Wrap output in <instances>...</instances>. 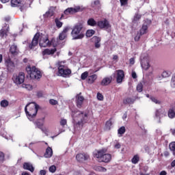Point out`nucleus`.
Here are the masks:
<instances>
[{
    "mask_svg": "<svg viewBox=\"0 0 175 175\" xmlns=\"http://www.w3.org/2000/svg\"><path fill=\"white\" fill-rule=\"evenodd\" d=\"M167 116L169 118L173 119L175 118V107H172L168 110Z\"/></svg>",
    "mask_w": 175,
    "mask_h": 175,
    "instance_id": "nucleus-28",
    "label": "nucleus"
},
{
    "mask_svg": "<svg viewBox=\"0 0 175 175\" xmlns=\"http://www.w3.org/2000/svg\"><path fill=\"white\" fill-rule=\"evenodd\" d=\"M130 64L133 65L135 64V58L132 57L130 59Z\"/></svg>",
    "mask_w": 175,
    "mask_h": 175,
    "instance_id": "nucleus-62",
    "label": "nucleus"
},
{
    "mask_svg": "<svg viewBox=\"0 0 175 175\" xmlns=\"http://www.w3.org/2000/svg\"><path fill=\"white\" fill-rule=\"evenodd\" d=\"M150 100H152V102H154V103H156V105H160L161 103V101H159V100L157 99V98L154 96H151Z\"/></svg>",
    "mask_w": 175,
    "mask_h": 175,
    "instance_id": "nucleus-45",
    "label": "nucleus"
},
{
    "mask_svg": "<svg viewBox=\"0 0 175 175\" xmlns=\"http://www.w3.org/2000/svg\"><path fill=\"white\" fill-rule=\"evenodd\" d=\"M127 117H128V113H127V112H125V113L123 114L122 119H123V120H126Z\"/></svg>",
    "mask_w": 175,
    "mask_h": 175,
    "instance_id": "nucleus-61",
    "label": "nucleus"
},
{
    "mask_svg": "<svg viewBox=\"0 0 175 175\" xmlns=\"http://www.w3.org/2000/svg\"><path fill=\"white\" fill-rule=\"evenodd\" d=\"M50 105H52L53 106H55V105H58V101L54 99H50L49 100Z\"/></svg>",
    "mask_w": 175,
    "mask_h": 175,
    "instance_id": "nucleus-50",
    "label": "nucleus"
},
{
    "mask_svg": "<svg viewBox=\"0 0 175 175\" xmlns=\"http://www.w3.org/2000/svg\"><path fill=\"white\" fill-rule=\"evenodd\" d=\"M167 172H166V171H161L160 172V175H167Z\"/></svg>",
    "mask_w": 175,
    "mask_h": 175,
    "instance_id": "nucleus-64",
    "label": "nucleus"
},
{
    "mask_svg": "<svg viewBox=\"0 0 175 175\" xmlns=\"http://www.w3.org/2000/svg\"><path fill=\"white\" fill-rule=\"evenodd\" d=\"M169 148L172 151V154L175 157V142H172L169 144Z\"/></svg>",
    "mask_w": 175,
    "mask_h": 175,
    "instance_id": "nucleus-32",
    "label": "nucleus"
},
{
    "mask_svg": "<svg viewBox=\"0 0 175 175\" xmlns=\"http://www.w3.org/2000/svg\"><path fill=\"white\" fill-rule=\"evenodd\" d=\"M25 80V74L24 72H19L18 75L16 77L14 80L15 84H23Z\"/></svg>",
    "mask_w": 175,
    "mask_h": 175,
    "instance_id": "nucleus-13",
    "label": "nucleus"
},
{
    "mask_svg": "<svg viewBox=\"0 0 175 175\" xmlns=\"http://www.w3.org/2000/svg\"><path fill=\"white\" fill-rule=\"evenodd\" d=\"M10 53L12 54V55H14V56L18 55L19 51H18V48H17V45L12 44L10 46Z\"/></svg>",
    "mask_w": 175,
    "mask_h": 175,
    "instance_id": "nucleus-20",
    "label": "nucleus"
},
{
    "mask_svg": "<svg viewBox=\"0 0 175 175\" xmlns=\"http://www.w3.org/2000/svg\"><path fill=\"white\" fill-rule=\"evenodd\" d=\"M57 51V48L54 49H46L42 51V55H53Z\"/></svg>",
    "mask_w": 175,
    "mask_h": 175,
    "instance_id": "nucleus-18",
    "label": "nucleus"
},
{
    "mask_svg": "<svg viewBox=\"0 0 175 175\" xmlns=\"http://www.w3.org/2000/svg\"><path fill=\"white\" fill-rule=\"evenodd\" d=\"M137 91L138 92H143V83H139L137 85Z\"/></svg>",
    "mask_w": 175,
    "mask_h": 175,
    "instance_id": "nucleus-40",
    "label": "nucleus"
},
{
    "mask_svg": "<svg viewBox=\"0 0 175 175\" xmlns=\"http://www.w3.org/2000/svg\"><path fill=\"white\" fill-rule=\"evenodd\" d=\"M76 159L80 163H84L85 161L90 159V154L88 153H79L76 155Z\"/></svg>",
    "mask_w": 175,
    "mask_h": 175,
    "instance_id": "nucleus-9",
    "label": "nucleus"
},
{
    "mask_svg": "<svg viewBox=\"0 0 175 175\" xmlns=\"http://www.w3.org/2000/svg\"><path fill=\"white\" fill-rule=\"evenodd\" d=\"M113 77H111L104 78L101 81V85H109V84L111 83Z\"/></svg>",
    "mask_w": 175,
    "mask_h": 175,
    "instance_id": "nucleus-24",
    "label": "nucleus"
},
{
    "mask_svg": "<svg viewBox=\"0 0 175 175\" xmlns=\"http://www.w3.org/2000/svg\"><path fill=\"white\" fill-rule=\"evenodd\" d=\"M170 132H171L172 135H173V136H175V129H171Z\"/></svg>",
    "mask_w": 175,
    "mask_h": 175,
    "instance_id": "nucleus-63",
    "label": "nucleus"
},
{
    "mask_svg": "<svg viewBox=\"0 0 175 175\" xmlns=\"http://www.w3.org/2000/svg\"><path fill=\"white\" fill-rule=\"evenodd\" d=\"M83 25L81 23H77L72 28L71 31V35L73 39H83L84 38V34L81 32V29H83Z\"/></svg>",
    "mask_w": 175,
    "mask_h": 175,
    "instance_id": "nucleus-5",
    "label": "nucleus"
},
{
    "mask_svg": "<svg viewBox=\"0 0 175 175\" xmlns=\"http://www.w3.org/2000/svg\"><path fill=\"white\" fill-rule=\"evenodd\" d=\"M71 116L72 117L74 126L77 128H83L84 124L88 122V113H85L84 111L75 109L72 111Z\"/></svg>",
    "mask_w": 175,
    "mask_h": 175,
    "instance_id": "nucleus-1",
    "label": "nucleus"
},
{
    "mask_svg": "<svg viewBox=\"0 0 175 175\" xmlns=\"http://www.w3.org/2000/svg\"><path fill=\"white\" fill-rule=\"evenodd\" d=\"M55 23L56 24L57 28H62V27L63 23H62V22L59 21V19L55 18Z\"/></svg>",
    "mask_w": 175,
    "mask_h": 175,
    "instance_id": "nucleus-38",
    "label": "nucleus"
},
{
    "mask_svg": "<svg viewBox=\"0 0 175 175\" xmlns=\"http://www.w3.org/2000/svg\"><path fill=\"white\" fill-rule=\"evenodd\" d=\"M93 156L96 158L98 162H104V163H109L111 161V154L107 153V148H103L100 150H96Z\"/></svg>",
    "mask_w": 175,
    "mask_h": 175,
    "instance_id": "nucleus-2",
    "label": "nucleus"
},
{
    "mask_svg": "<svg viewBox=\"0 0 175 175\" xmlns=\"http://www.w3.org/2000/svg\"><path fill=\"white\" fill-rule=\"evenodd\" d=\"M113 125V122H111V118L109 119L108 121L106 122L105 123V126L107 129H110V127Z\"/></svg>",
    "mask_w": 175,
    "mask_h": 175,
    "instance_id": "nucleus-39",
    "label": "nucleus"
},
{
    "mask_svg": "<svg viewBox=\"0 0 175 175\" xmlns=\"http://www.w3.org/2000/svg\"><path fill=\"white\" fill-rule=\"evenodd\" d=\"M142 36H143V35L141 34L139 32H137V35L134 38L135 42H139V40H140V38H142Z\"/></svg>",
    "mask_w": 175,
    "mask_h": 175,
    "instance_id": "nucleus-43",
    "label": "nucleus"
},
{
    "mask_svg": "<svg viewBox=\"0 0 175 175\" xmlns=\"http://www.w3.org/2000/svg\"><path fill=\"white\" fill-rule=\"evenodd\" d=\"M94 4L96 6H100V1H99V0H96V1L94 2Z\"/></svg>",
    "mask_w": 175,
    "mask_h": 175,
    "instance_id": "nucleus-56",
    "label": "nucleus"
},
{
    "mask_svg": "<svg viewBox=\"0 0 175 175\" xmlns=\"http://www.w3.org/2000/svg\"><path fill=\"white\" fill-rule=\"evenodd\" d=\"M87 77H88V72H87V71L83 72L81 75V80H85V79H87Z\"/></svg>",
    "mask_w": 175,
    "mask_h": 175,
    "instance_id": "nucleus-44",
    "label": "nucleus"
},
{
    "mask_svg": "<svg viewBox=\"0 0 175 175\" xmlns=\"http://www.w3.org/2000/svg\"><path fill=\"white\" fill-rule=\"evenodd\" d=\"M44 158H51L53 157V149L50 147H48L46 149V152L44 154Z\"/></svg>",
    "mask_w": 175,
    "mask_h": 175,
    "instance_id": "nucleus-25",
    "label": "nucleus"
},
{
    "mask_svg": "<svg viewBox=\"0 0 175 175\" xmlns=\"http://www.w3.org/2000/svg\"><path fill=\"white\" fill-rule=\"evenodd\" d=\"M23 167L24 170H29V172H31V173L35 172V167H33V165L31 163L25 162L23 163Z\"/></svg>",
    "mask_w": 175,
    "mask_h": 175,
    "instance_id": "nucleus-14",
    "label": "nucleus"
},
{
    "mask_svg": "<svg viewBox=\"0 0 175 175\" xmlns=\"http://www.w3.org/2000/svg\"><path fill=\"white\" fill-rule=\"evenodd\" d=\"M172 75V72L170 71H164L161 76L162 77L166 78V77H169L170 75Z\"/></svg>",
    "mask_w": 175,
    "mask_h": 175,
    "instance_id": "nucleus-42",
    "label": "nucleus"
},
{
    "mask_svg": "<svg viewBox=\"0 0 175 175\" xmlns=\"http://www.w3.org/2000/svg\"><path fill=\"white\" fill-rule=\"evenodd\" d=\"M141 66L145 70H148V69H150V63H148V62H142Z\"/></svg>",
    "mask_w": 175,
    "mask_h": 175,
    "instance_id": "nucleus-31",
    "label": "nucleus"
},
{
    "mask_svg": "<svg viewBox=\"0 0 175 175\" xmlns=\"http://www.w3.org/2000/svg\"><path fill=\"white\" fill-rule=\"evenodd\" d=\"M80 12V7H77L76 8H69L64 11V14H73V13H77Z\"/></svg>",
    "mask_w": 175,
    "mask_h": 175,
    "instance_id": "nucleus-16",
    "label": "nucleus"
},
{
    "mask_svg": "<svg viewBox=\"0 0 175 175\" xmlns=\"http://www.w3.org/2000/svg\"><path fill=\"white\" fill-rule=\"evenodd\" d=\"M38 110H39V105L36 103H30L27 104L25 108L28 118H33V117H36Z\"/></svg>",
    "mask_w": 175,
    "mask_h": 175,
    "instance_id": "nucleus-3",
    "label": "nucleus"
},
{
    "mask_svg": "<svg viewBox=\"0 0 175 175\" xmlns=\"http://www.w3.org/2000/svg\"><path fill=\"white\" fill-rule=\"evenodd\" d=\"M92 42L94 43V46L96 49H100V40L101 38L98 36H94L92 38Z\"/></svg>",
    "mask_w": 175,
    "mask_h": 175,
    "instance_id": "nucleus-21",
    "label": "nucleus"
},
{
    "mask_svg": "<svg viewBox=\"0 0 175 175\" xmlns=\"http://www.w3.org/2000/svg\"><path fill=\"white\" fill-rule=\"evenodd\" d=\"M75 99L77 107L78 109H81V107H83V103H84V96H81V93H79V94H77Z\"/></svg>",
    "mask_w": 175,
    "mask_h": 175,
    "instance_id": "nucleus-11",
    "label": "nucleus"
},
{
    "mask_svg": "<svg viewBox=\"0 0 175 175\" xmlns=\"http://www.w3.org/2000/svg\"><path fill=\"white\" fill-rule=\"evenodd\" d=\"M54 16V11L53 10H49L48 12H46V14L44 15V17L45 18H47L48 17H53Z\"/></svg>",
    "mask_w": 175,
    "mask_h": 175,
    "instance_id": "nucleus-36",
    "label": "nucleus"
},
{
    "mask_svg": "<svg viewBox=\"0 0 175 175\" xmlns=\"http://www.w3.org/2000/svg\"><path fill=\"white\" fill-rule=\"evenodd\" d=\"M68 124V121L66 119H61L60 120V125L62 126V128L65 127V125Z\"/></svg>",
    "mask_w": 175,
    "mask_h": 175,
    "instance_id": "nucleus-47",
    "label": "nucleus"
},
{
    "mask_svg": "<svg viewBox=\"0 0 175 175\" xmlns=\"http://www.w3.org/2000/svg\"><path fill=\"white\" fill-rule=\"evenodd\" d=\"M139 161H140V157H139L137 154L135 155L131 159V162L134 165H136V163H138Z\"/></svg>",
    "mask_w": 175,
    "mask_h": 175,
    "instance_id": "nucleus-34",
    "label": "nucleus"
},
{
    "mask_svg": "<svg viewBox=\"0 0 175 175\" xmlns=\"http://www.w3.org/2000/svg\"><path fill=\"white\" fill-rule=\"evenodd\" d=\"M163 155H164V157H165V158H167V157H169V155H170V153L169 152V151H165L163 152Z\"/></svg>",
    "mask_w": 175,
    "mask_h": 175,
    "instance_id": "nucleus-57",
    "label": "nucleus"
},
{
    "mask_svg": "<svg viewBox=\"0 0 175 175\" xmlns=\"http://www.w3.org/2000/svg\"><path fill=\"white\" fill-rule=\"evenodd\" d=\"M23 85L25 87V88H26V90H28L29 91H31L33 88L32 85L30 84H23Z\"/></svg>",
    "mask_w": 175,
    "mask_h": 175,
    "instance_id": "nucleus-51",
    "label": "nucleus"
},
{
    "mask_svg": "<svg viewBox=\"0 0 175 175\" xmlns=\"http://www.w3.org/2000/svg\"><path fill=\"white\" fill-rule=\"evenodd\" d=\"M46 172L45 170H41L40 171V175H46Z\"/></svg>",
    "mask_w": 175,
    "mask_h": 175,
    "instance_id": "nucleus-59",
    "label": "nucleus"
},
{
    "mask_svg": "<svg viewBox=\"0 0 175 175\" xmlns=\"http://www.w3.org/2000/svg\"><path fill=\"white\" fill-rule=\"evenodd\" d=\"M162 113V111L161 109H157L155 111V117L157 118L161 119V114Z\"/></svg>",
    "mask_w": 175,
    "mask_h": 175,
    "instance_id": "nucleus-46",
    "label": "nucleus"
},
{
    "mask_svg": "<svg viewBox=\"0 0 175 175\" xmlns=\"http://www.w3.org/2000/svg\"><path fill=\"white\" fill-rule=\"evenodd\" d=\"M142 18V15L139 14H135L133 18V23H135V21H139V20H140Z\"/></svg>",
    "mask_w": 175,
    "mask_h": 175,
    "instance_id": "nucleus-41",
    "label": "nucleus"
},
{
    "mask_svg": "<svg viewBox=\"0 0 175 175\" xmlns=\"http://www.w3.org/2000/svg\"><path fill=\"white\" fill-rule=\"evenodd\" d=\"M116 72V83H118V84H120L122 83V81L124 80V79H125V72H124V70H117Z\"/></svg>",
    "mask_w": 175,
    "mask_h": 175,
    "instance_id": "nucleus-12",
    "label": "nucleus"
},
{
    "mask_svg": "<svg viewBox=\"0 0 175 175\" xmlns=\"http://www.w3.org/2000/svg\"><path fill=\"white\" fill-rule=\"evenodd\" d=\"M96 170H98V172H107V169L102 166H97Z\"/></svg>",
    "mask_w": 175,
    "mask_h": 175,
    "instance_id": "nucleus-49",
    "label": "nucleus"
},
{
    "mask_svg": "<svg viewBox=\"0 0 175 175\" xmlns=\"http://www.w3.org/2000/svg\"><path fill=\"white\" fill-rule=\"evenodd\" d=\"M37 96H38V98H42V97L43 96V92H38L37 93Z\"/></svg>",
    "mask_w": 175,
    "mask_h": 175,
    "instance_id": "nucleus-58",
    "label": "nucleus"
},
{
    "mask_svg": "<svg viewBox=\"0 0 175 175\" xmlns=\"http://www.w3.org/2000/svg\"><path fill=\"white\" fill-rule=\"evenodd\" d=\"M5 161V153L0 152V162H3Z\"/></svg>",
    "mask_w": 175,
    "mask_h": 175,
    "instance_id": "nucleus-53",
    "label": "nucleus"
},
{
    "mask_svg": "<svg viewBox=\"0 0 175 175\" xmlns=\"http://www.w3.org/2000/svg\"><path fill=\"white\" fill-rule=\"evenodd\" d=\"M49 172L51 173H55L57 172V167L55 165H51L49 167Z\"/></svg>",
    "mask_w": 175,
    "mask_h": 175,
    "instance_id": "nucleus-48",
    "label": "nucleus"
},
{
    "mask_svg": "<svg viewBox=\"0 0 175 175\" xmlns=\"http://www.w3.org/2000/svg\"><path fill=\"white\" fill-rule=\"evenodd\" d=\"M36 125L38 126V128H39V129H41V131L44 133L49 132V131H47L46 128H43V122H41L39 120H38L37 122H36Z\"/></svg>",
    "mask_w": 175,
    "mask_h": 175,
    "instance_id": "nucleus-26",
    "label": "nucleus"
},
{
    "mask_svg": "<svg viewBox=\"0 0 175 175\" xmlns=\"http://www.w3.org/2000/svg\"><path fill=\"white\" fill-rule=\"evenodd\" d=\"M94 35H95V30L94 29H89L86 31L87 38H91Z\"/></svg>",
    "mask_w": 175,
    "mask_h": 175,
    "instance_id": "nucleus-35",
    "label": "nucleus"
},
{
    "mask_svg": "<svg viewBox=\"0 0 175 175\" xmlns=\"http://www.w3.org/2000/svg\"><path fill=\"white\" fill-rule=\"evenodd\" d=\"M171 87L175 88V75L172 76L171 81Z\"/></svg>",
    "mask_w": 175,
    "mask_h": 175,
    "instance_id": "nucleus-52",
    "label": "nucleus"
},
{
    "mask_svg": "<svg viewBox=\"0 0 175 175\" xmlns=\"http://www.w3.org/2000/svg\"><path fill=\"white\" fill-rule=\"evenodd\" d=\"M64 62H59L58 63V73L62 77H65V76H69L70 73H72V70L68 68V66L64 64Z\"/></svg>",
    "mask_w": 175,
    "mask_h": 175,
    "instance_id": "nucleus-6",
    "label": "nucleus"
},
{
    "mask_svg": "<svg viewBox=\"0 0 175 175\" xmlns=\"http://www.w3.org/2000/svg\"><path fill=\"white\" fill-rule=\"evenodd\" d=\"M70 27H65L63 29L62 33H60L59 35V40H64L66 38V36H67L66 33H68V32L70 31Z\"/></svg>",
    "mask_w": 175,
    "mask_h": 175,
    "instance_id": "nucleus-15",
    "label": "nucleus"
},
{
    "mask_svg": "<svg viewBox=\"0 0 175 175\" xmlns=\"http://www.w3.org/2000/svg\"><path fill=\"white\" fill-rule=\"evenodd\" d=\"M97 99L98 100H103V99H104L103 95L99 92L97 93Z\"/></svg>",
    "mask_w": 175,
    "mask_h": 175,
    "instance_id": "nucleus-54",
    "label": "nucleus"
},
{
    "mask_svg": "<svg viewBox=\"0 0 175 175\" xmlns=\"http://www.w3.org/2000/svg\"><path fill=\"white\" fill-rule=\"evenodd\" d=\"M8 33H9V26H5L0 30L1 38H8Z\"/></svg>",
    "mask_w": 175,
    "mask_h": 175,
    "instance_id": "nucleus-17",
    "label": "nucleus"
},
{
    "mask_svg": "<svg viewBox=\"0 0 175 175\" xmlns=\"http://www.w3.org/2000/svg\"><path fill=\"white\" fill-rule=\"evenodd\" d=\"M39 38H40V33H36L31 42L28 43V47L30 50H33L39 44Z\"/></svg>",
    "mask_w": 175,
    "mask_h": 175,
    "instance_id": "nucleus-7",
    "label": "nucleus"
},
{
    "mask_svg": "<svg viewBox=\"0 0 175 175\" xmlns=\"http://www.w3.org/2000/svg\"><path fill=\"white\" fill-rule=\"evenodd\" d=\"M0 105L1 107H8L9 106V101L8 100H3L1 101Z\"/></svg>",
    "mask_w": 175,
    "mask_h": 175,
    "instance_id": "nucleus-37",
    "label": "nucleus"
},
{
    "mask_svg": "<svg viewBox=\"0 0 175 175\" xmlns=\"http://www.w3.org/2000/svg\"><path fill=\"white\" fill-rule=\"evenodd\" d=\"M21 0H11L12 8H17V6H21Z\"/></svg>",
    "mask_w": 175,
    "mask_h": 175,
    "instance_id": "nucleus-29",
    "label": "nucleus"
},
{
    "mask_svg": "<svg viewBox=\"0 0 175 175\" xmlns=\"http://www.w3.org/2000/svg\"><path fill=\"white\" fill-rule=\"evenodd\" d=\"M126 129H125V126H121L118 130V133L120 137H121L122 136V135H124V133H125L126 132Z\"/></svg>",
    "mask_w": 175,
    "mask_h": 175,
    "instance_id": "nucleus-33",
    "label": "nucleus"
},
{
    "mask_svg": "<svg viewBox=\"0 0 175 175\" xmlns=\"http://www.w3.org/2000/svg\"><path fill=\"white\" fill-rule=\"evenodd\" d=\"M147 32H148V26L146 24H143L142 27L139 29V33L141 35H146V33H147Z\"/></svg>",
    "mask_w": 175,
    "mask_h": 175,
    "instance_id": "nucleus-23",
    "label": "nucleus"
},
{
    "mask_svg": "<svg viewBox=\"0 0 175 175\" xmlns=\"http://www.w3.org/2000/svg\"><path fill=\"white\" fill-rule=\"evenodd\" d=\"M39 44L40 47H47V46H51V42L49 40V36H42L40 38Z\"/></svg>",
    "mask_w": 175,
    "mask_h": 175,
    "instance_id": "nucleus-8",
    "label": "nucleus"
},
{
    "mask_svg": "<svg viewBox=\"0 0 175 175\" xmlns=\"http://www.w3.org/2000/svg\"><path fill=\"white\" fill-rule=\"evenodd\" d=\"M98 79V75L96 74H94L92 75H90L88 77L87 81L88 84H94L95 81Z\"/></svg>",
    "mask_w": 175,
    "mask_h": 175,
    "instance_id": "nucleus-22",
    "label": "nucleus"
},
{
    "mask_svg": "<svg viewBox=\"0 0 175 175\" xmlns=\"http://www.w3.org/2000/svg\"><path fill=\"white\" fill-rule=\"evenodd\" d=\"M88 25L90 27H95L98 25V23L96 22L95 19L91 18L88 20Z\"/></svg>",
    "mask_w": 175,
    "mask_h": 175,
    "instance_id": "nucleus-30",
    "label": "nucleus"
},
{
    "mask_svg": "<svg viewBox=\"0 0 175 175\" xmlns=\"http://www.w3.org/2000/svg\"><path fill=\"white\" fill-rule=\"evenodd\" d=\"M121 6H125V5H128V0H120Z\"/></svg>",
    "mask_w": 175,
    "mask_h": 175,
    "instance_id": "nucleus-55",
    "label": "nucleus"
},
{
    "mask_svg": "<svg viewBox=\"0 0 175 175\" xmlns=\"http://www.w3.org/2000/svg\"><path fill=\"white\" fill-rule=\"evenodd\" d=\"M26 71L27 72V75L30 77V79H33L36 80H39V79L42 78V72L40 70L38 69L36 66H27L26 67Z\"/></svg>",
    "mask_w": 175,
    "mask_h": 175,
    "instance_id": "nucleus-4",
    "label": "nucleus"
},
{
    "mask_svg": "<svg viewBox=\"0 0 175 175\" xmlns=\"http://www.w3.org/2000/svg\"><path fill=\"white\" fill-rule=\"evenodd\" d=\"M131 76H132L133 79H137V75H136V72H132Z\"/></svg>",
    "mask_w": 175,
    "mask_h": 175,
    "instance_id": "nucleus-60",
    "label": "nucleus"
},
{
    "mask_svg": "<svg viewBox=\"0 0 175 175\" xmlns=\"http://www.w3.org/2000/svg\"><path fill=\"white\" fill-rule=\"evenodd\" d=\"M5 64L6 65L8 70L10 69H14V67H15L14 62H13V61H12V59H10V57L5 59Z\"/></svg>",
    "mask_w": 175,
    "mask_h": 175,
    "instance_id": "nucleus-19",
    "label": "nucleus"
},
{
    "mask_svg": "<svg viewBox=\"0 0 175 175\" xmlns=\"http://www.w3.org/2000/svg\"><path fill=\"white\" fill-rule=\"evenodd\" d=\"M97 26L100 28V29H109V28L111 27V25H110V23H109L107 19L98 21L97 22Z\"/></svg>",
    "mask_w": 175,
    "mask_h": 175,
    "instance_id": "nucleus-10",
    "label": "nucleus"
},
{
    "mask_svg": "<svg viewBox=\"0 0 175 175\" xmlns=\"http://www.w3.org/2000/svg\"><path fill=\"white\" fill-rule=\"evenodd\" d=\"M135 103V98L127 97L123 100L124 105H132Z\"/></svg>",
    "mask_w": 175,
    "mask_h": 175,
    "instance_id": "nucleus-27",
    "label": "nucleus"
}]
</instances>
